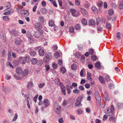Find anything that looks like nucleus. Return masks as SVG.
Returning a JSON list of instances; mask_svg holds the SVG:
<instances>
[{"label": "nucleus", "mask_w": 123, "mask_h": 123, "mask_svg": "<svg viewBox=\"0 0 123 123\" xmlns=\"http://www.w3.org/2000/svg\"><path fill=\"white\" fill-rule=\"evenodd\" d=\"M52 57L51 53L49 52H46L45 55V56L44 58L43 62L45 64L49 63V60Z\"/></svg>", "instance_id": "nucleus-1"}, {"label": "nucleus", "mask_w": 123, "mask_h": 123, "mask_svg": "<svg viewBox=\"0 0 123 123\" xmlns=\"http://www.w3.org/2000/svg\"><path fill=\"white\" fill-rule=\"evenodd\" d=\"M114 110V107L113 105H111L110 108H108L107 110L106 114L108 116H110L113 115V112Z\"/></svg>", "instance_id": "nucleus-2"}, {"label": "nucleus", "mask_w": 123, "mask_h": 123, "mask_svg": "<svg viewBox=\"0 0 123 123\" xmlns=\"http://www.w3.org/2000/svg\"><path fill=\"white\" fill-rule=\"evenodd\" d=\"M54 106V110L55 112L57 114H59L61 111V107L57 104H55Z\"/></svg>", "instance_id": "nucleus-3"}, {"label": "nucleus", "mask_w": 123, "mask_h": 123, "mask_svg": "<svg viewBox=\"0 0 123 123\" xmlns=\"http://www.w3.org/2000/svg\"><path fill=\"white\" fill-rule=\"evenodd\" d=\"M36 50H38L39 55L41 56H43L44 54V50L41 49L40 46H39L35 49Z\"/></svg>", "instance_id": "nucleus-4"}, {"label": "nucleus", "mask_w": 123, "mask_h": 123, "mask_svg": "<svg viewBox=\"0 0 123 123\" xmlns=\"http://www.w3.org/2000/svg\"><path fill=\"white\" fill-rule=\"evenodd\" d=\"M5 11L6 12L4 13L3 14L5 15H7L9 14V13H13V10L11 8H8V9L5 10Z\"/></svg>", "instance_id": "nucleus-5"}, {"label": "nucleus", "mask_w": 123, "mask_h": 123, "mask_svg": "<svg viewBox=\"0 0 123 123\" xmlns=\"http://www.w3.org/2000/svg\"><path fill=\"white\" fill-rule=\"evenodd\" d=\"M60 86L61 90L62 93L64 95H65L66 94L65 92V87L64 85L62 84V83H60Z\"/></svg>", "instance_id": "nucleus-6"}, {"label": "nucleus", "mask_w": 123, "mask_h": 123, "mask_svg": "<svg viewBox=\"0 0 123 123\" xmlns=\"http://www.w3.org/2000/svg\"><path fill=\"white\" fill-rule=\"evenodd\" d=\"M70 11L72 13L73 16L74 17H77L79 15L78 14H74L75 12V9L72 8L70 9Z\"/></svg>", "instance_id": "nucleus-7"}, {"label": "nucleus", "mask_w": 123, "mask_h": 123, "mask_svg": "<svg viewBox=\"0 0 123 123\" xmlns=\"http://www.w3.org/2000/svg\"><path fill=\"white\" fill-rule=\"evenodd\" d=\"M80 11L82 14L85 16H86L88 15V13L86 10L84 9L81 8Z\"/></svg>", "instance_id": "nucleus-8"}, {"label": "nucleus", "mask_w": 123, "mask_h": 123, "mask_svg": "<svg viewBox=\"0 0 123 123\" xmlns=\"http://www.w3.org/2000/svg\"><path fill=\"white\" fill-rule=\"evenodd\" d=\"M5 31L4 29H2L1 30V34L0 37L1 38L4 40L5 39Z\"/></svg>", "instance_id": "nucleus-9"}, {"label": "nucleus", "mask_w": 123, "mask_h": 123, "mask_svg": "<svg viewBox=\"0 0 123 123\" xmlns=\"http://www.w3.org/2000/svg\"><path fill=\"white\" fill-rule=\"evenodd\" d=\"M22 42L21 40L19 38H17L15 39V43L17 45H19Z\"/></svg>", "instance_id": "nucleus-10"}, {"label": "nucleus", "mask_w": 123, "mask_h": 123, "mask_svg": "<svg viewBox=\"0 0 123 123\" xmlns=\"http://www.w3.org/2000/svg\"><path fill=\"white\" fill-rule=\"evenodd\" d=\"M34 84L32 82H28L27 85V88L28 89H31V87L33 86Z\"/></svg>", "instance_id": "nucleus-11"}, {"label": "nucleus", "mask_w": 123, "mask_h": 123, "mask_svg": "<svg viewBox=\"0 0 123 123\" xmlns=\"http://www.w3.org/2000/svg\"><path fill=\"white\" fill-rule=\"evenodd\" d=\"M25 59L24 57H21L19 58L18 61L20 63L24 64L25 63Z\"/></svg>", "instance_id": "nucleus-12"}, {"label": "nucleus", "mask_w": 123, "mask_h": 123, "mask_svg": "<svg viewBox=\"0 0 123 123\" xmlns=\"http://www.w3.org/2000/svg\"><path fill=\"white\" fill-rule=\"evenodd\" d=\"M94 96L95 99L96 100L101 99L100 97L99 96V95L98 92H95L94 94Z\"/></svg>", "instance_id": "nucleus-13"}, {"label": "nucleus", "mask_w": 123, "mask_h": 123, "mask_svg": "<svg viewBox=\"0 0 123 123\" xmlns=\"http://www.w3.org/2000/svg\"><path fill=\"white\" fill-rule=\"evenodd\" d=\"M16 71L17 73L18 74H21L22 72V71L21 68L20 67H18L16 69Z\"/></svg>", "instance_id": "nucleus-14"}, {"label": "nucleus", "mask_w": 123, "mask_h": 123, "mask_svg": "<svg viewBox=\"0 0 123 123\" xmlns=\"http://www.w3.org/2000/svg\"><path fill=\"white\" fill-rule=\"evenodd\" d=\"M88 23L90 25L92 26L94 25L95 24V21L92 19H90Z\"/></svg>", "instance_id": "nucleus-15"}, {"label": "nucleus", "mask_w": 123, "mask_h": 123, "mask_svg": "<svg viewBox=\"0 0 123 123\" xmlns=\"http://www.w3.org/2000/svg\"><path fill=\"white\" fill-rule=\"evenodd\" d=\"M12 32L14 36H17L18 35V32L16 30H13Z\"/></svg>", "instance_id": "nucleus-16"}, {"label": "nucleus", "mask_w": 123, "mask_h": 123, "mask_svg": "<svg viewBox=\"0 0 123 123\" xmlns=\"http://www.w3.org/2000/svg\"><path fill=\"white\" fill-rule=\"evenodd\" d=\"M34 35L36 38H39L41 36V33L38 31H37L35 32Z\"/></svg>", "instance_id": "nucleus-17"}, {"label": "nucleus", "mask_w": 123, "mask_h": 123, "mask_svg": "<svg viewBox=\"0 0 123 123\" xmlns=\"http://www.w3.org/2000/svg\"><path fill=\"white\" fill-rule=\"evenodd\" d=\"M35 26L37 28L41 29L42 28V25L40 23H36L35 24Z\"/></svg>", "instance_id": "nucleus-18"}, {"label": "nucleus", "mask_w": 123, "mask_h": 123, "mask_svg": "<svg viewBox=\"0 0 123 123\" xmlns=\"http://www.w3.org/2000/svg\"><path fill=\"white\" fill-rule=\"evenodd\" d=\"M44 102L45 103V105L47 107L50 104L48 99H45L44 100Z\"/></svg>", "instance_id": "nucleus-19"}, {"label": "nucleus", "mask_w": 123, "mask_h": 123, "mask_svg": "<svg viewBox=\"0 0 123 123\" xmlns=\"http://www.w3.org/2000/svg\"><path fill=\"white\" fill-rule=\"evenodd\" d=\"M5 6L7 8V9H8V8H10V7H11V4L10 2H5Z\"/></svg>", "instance_id": "nucleus-20"}, {"label": "nucleus", "mask_w": 123, "mask_h": 123, "mask_svg": "<svg viewBox=\"0 0 123 123\" xmlns=\"http://www.w3.org/2000/svg\"><path fill=\"white\" fill-rule=\"evenodd\" d=\"M91 73L89 72H87V77L88 80L90 81H92V79L91 78Z\"/></svg>", "instance_id": "nucleus-21"}, {"label": "nucleus", "mask_w": 123, "mask_h": 123, "mask_svg": "<svg viewBox=\"0 0 123 123\" xmlns=\"http://www.w3.org/2000/svg\"><path fill=\"white\" fill-rule=\"evenodd\" d=\"M28 71L27 70H25L23 72L22 74V76L23 77L26 76L28 74Z\"/></svg>", "instance_id": "nucleus-22"}, {"label": "nucleus", "mask_w": 123, "mask_h": 123, "mask_svg": "<svg viewBox=\"0 0 123 123\" xmlns=\"http://www.w3.org/2000/svg\"><path fill=\"white\" fill-rule=\"evenodd\" d=\"M95 67L98 69H99L100 67V63L98 62L97 63H96L95 64Z\"/></svg>", "instance_id": "nucleus-23"}, {"label": "nucleus", "mask_w": 123, "mask_h": 123, "mask_svg": "<svg viewBox=\"0 0 123 123\" xmlns=\"http://www.w3.org/2000/svg\"><path fill=\"white\" fill-rule=\"evenodd\" d=\"M71 67L72 69L73 70H75L77 69V66L75 64H72L71 66Z\"/></svg>", "instance_id": "nucleus-24"}, {"label": "nucleus", "mask_w": 123, "mask_h": 123, "mask_svg": "<svg viewBox=\"0 0 123 123\" xmlns=\"http://www.w3.org/2000/svg\"><path fill=\"white\" fill-rule=\"evenodd\" d=\"M81 22L84 25H86L87 23L86 19L84 18H83L82 19Z\"/></svg>", "instance_id": "nucleus-25"}, {"label": "nucleus", "mask_w": 123, "mask_h": 123, "mask_svg": "<svg viewBox=\"0 0 123 123\" xmlns=\"http://www.w3.org/2000/svg\"><path fill=\"white\" fill-rule=\"evenodd\" d=\"M28 40L30 43H32V42L34 40V38L32 36L30 35L28 38Z\"/></svg>", "instance_id": "nucleus-26"}, {"label": "nucleus", "mask_w": 123, "mask_h": 123, "mask_svg": "<svg viewBox=\"0 0 123 123\" xmlns=\"http://www.w3.org/2000/svg\"><path fill=\"white\" fill-rule=\"evenodd\" d=\"M83 98V97L82 96H80L77 98L76 100L77 102H79L81 103Z\"/></svg>", "instance_id": "nucleus-27"}, {"label": "nucleus", "mask_w": 123, "mask_h": 123, "mask_svg": "<svg viewBox=\"0 0 123 123\" xmlns=\"http://www.w3.org/2000/svg\"><path fill=\"white\" fill-rule=\"evenodd\" d=\"M52 67L53 69H56L58 67L57 64L56 62H53L52 64Z\"/></svg>", "instance_id": "nucleus-28"}, {"label": "nucleus", "mask_w": 123, "mask_h": 123, "mask_svg": "<svg viewBox=\"0 0 123 123\" xmlns=\"http://www.w3.org/2000/svg\"><path fill=\"white\" fill-rule=\"evenodd\" d=\"M49 24L51 26H53L54 25V22L53 20H49Z\"/></svg>", "instance_id": "nucleus-29"}, {"label": "nucleus", "mask_w": 123, "mask_h": 123, "mask_svg": "<svg viewBox=\"0 0 123 123\" xmlns=\"http://www.w3.org/2000/svg\"><path fill=\"white\" fill-rule=\"evenodd\" d=\"M117 106L119 108H123V104L121 103H118L117 104Z\"/></svg>", "instance_id": "nucleus-30"}, {"label": "nucleus", "mask_w": 123, "mask_h": 123, "mask_svg": "<svg viewBox=\"0 0 123 123\" xmlns=\"http://www.w3.org/2000/svg\"><path fill=\"white\" fill-rule=\"evenodd\" d=\"M99 80L100 82L103 84H104L105 83V81L102 76H100L99 77Z\"/></svg>", "instance_id": "nucleus-31"}, {"label": "nucleus", "mask_w": 123, "mask_h": 123, "mask_svg": "<svg viewBox=\"0 0 123 123\" xmlns=\"http://www.w3.org/2000/svg\"><path fill=\"white\" fill-rule=\"evenodd\" d=\"M40 11L43 14H45L47 12L46 9L45 8H41L40 10Z\"/></svg>", "instance_id": "nucleus-32"}, {"label": "nucleus", "mask_w": 123, "mask_h": 123, "mask_svg": "<svg viewBox=\"0 0 123 123\" xmlns=\"http://www.w3.org/2000/svg\"><path fill=\"white\" fill-rule=\"evenodd\" d=\"M25 59V62H28L30 60V58L29 56H26L25 57H24Z\"/></svg>", "instance_id": "nucleus-33"}, {"label": "nucleus", "mask_w": 123, "mask_h": 123, "mask_svg": "<svg viewBox=\"0 0 123 123\" xmlns=\"http://www.w3.org/2000/svg\"><path fill=\"white\" fill-rule=\"evenodd\" d=\"M32 57L36 55V53L35 51H31L30 53Z\"/></svg>", "instance_id": "nucleus-34"}, {"label": "nucleus", "mask_w": 123, "mask_h": 123, "mask_svg": "<svg viewBox=\"0 0 123 123\" xmlns=\"http://www.w3.org/2000/svg\"><path fill=\"white\" fill-rule=\"evenodd\" d=\"M8 61H11V53L10 51H9L8 52Z\"/></svg>", "instance_id": "nucleus-35"}, {"label": "nucleus", "mask_w": 123, "mask_h": 123, "mask_svg": "<svg viewBox=\"0 0 123 123\" xmlns=\"http://www.w3.org/2000/svg\"><path fill=\"white\" fill-rule=\"evenodd\" d=\"M60 53L59 52H56L55 53V57L56 59L59 58V56Z\"/></svg>", "instance_id": "nucleus-36"}, {"label": "nucleus", "mask_w": 123, "mask_h": 123, "mask_svg": "<svg viewBox=\"0 0 123 123\" xmlns=\"http://www.w3.org/2000/svg\"><path fill=\"white\" fill-rule=\"evenodd\" d=\"M108 87L110 89H112L114 88V85L113 83L110 84L109 85Z\"/></svg>", "instance_id": "nucleus-37"}, {"label": "nucleus", "mask_w": 123, "mask_h": 123, "mask_svg": "<svg viewBox=\"0 0 123 123\" xmlns=\"http://www.w3.org/2000/svg\"><path fill=\"white\" fill-rule=\"evenodd\" d=\"M37 60L36 59L33 58L31 62L33 64H34L37 63Z\"/></svg>", "instance_id": "nucleus-38"}, {"label": "nucleus", "mask_w": 123, "mask_h": 123, "mask_svg": "<svg viewBox=\"0 0 123 123\" xmlns=\"http://www.w3.org/2000/svg\"><path fill=\"white\" fill-rule=\"evenodd\" d=\"M119 8L120 9H123V0L119 4Z\"/></svg>", "instance_id": "nucleus-39"}, {"label": "nucleus", "mask_w": 123, "mask_h": 123, "mask_svg": "<svg viewBox=\"0 0 123 123\" xmlns=\"http://www.w3.org/2000/svg\"><path fill=\"white\" fill-rule=\"evenodd\" d=\"M81 54L79 52H77L75 55V56L78 59H79L80 56Z\"/></svg>", "instance_id": "nucleus-40"}, {"label": "nucleus", "mask_w": 123, "mask_h": 123, "mask_svg": "<svg viewBox=\"0 0 123 123\" xmlns=\"http://www.w3.org/2000/svg\"><path fill=\"white\" fill-rule=\"evenodd\" d=\"M73 92L74 93L78 94L80 93V91L79 89H75L73 91Z\"/></svg>", "instance_id": "nucleus-41"}, {"label": "nucleus", "mask_w": 123, "mask_h": 123, "mask_svg": "<svg viewBox=\"0 0 123 123\" xmlns=\"http://www.w3.org/2000/svg\"><path fill=\"white\" fill-rule=\"evenodd\" d=\"M106 27L107 29H109L111 28V25L110 24L109 22H107L106 24Z\"/></svg>", "instance_id": "nucleus-42"}, {"label": "nucleus", "mask_w": 123, "mask_h": 123, "mask_svg": "<svg viewBox=\"0 0 123 123\" xmlns=\"http://www.w3.org/2000/svg\"><path fill=\"white\" fill-rule=\"evenodd\" d=\"M61 73L63 74L65 73L66 71L65 68L63 67H62L61 68Z\"/></svg>", "instance_id": "nucleus-43"}, {"label": "nucleus", "mask_w": 123, "mask_h": 123, "mask_svg": "<svg viewBox=\"0 0 123 123\" xmlns=\"http://www.w3.org/2000/svg\"><path fill=\"white\" fill-rule=\"evenodd\" d=\"M1 53L2 54V56H5L6 55V54L5 52V49H1Z\"/></svg>", "instance_id": "nucleus-44"}, {"label": "nucleus", "mask_w": 123, "mask_h": 123, "mask_svg": "<svg viewBox=\"0 0 123 123\" xmlns=\"http://www.w3.org/2000/svg\"><path fill=\"white\" fill-rule=\"evenodd\" d=\"M91 58L92 60L94 61H96L97 59L96 56L94 55L91 56Z\"/></svg>", "instance_id": "nucleus-45"}, {"label": "nucleus", "mask_w": 123, "mask_h": 123, "mask_svg": "<svg viewBox=\"0 0 123 123\" xmlns=\"http://www.w3.org/2000/svg\"><path fill=\"white\" fill-rule=\"evenodd\" d=\"M105 80L107 81H109L110 80V77L107 75H105Z\"/></svg>", "instance_id": "nucleus-46"}, {"label": "nucleus", "mask_w": 123, "mask_h": 123, "mask_svg": "<svg viewBox=\"0 0 123 123\" xmlns=\"http://www.w3.org/2000/svg\"><path fill=\"white\" fill-rule=\"evenodd\" d=\"M75 28L76 30H79L80 28V26L79 24H77L75 26Z\"/></svg>", "instance_id": "nucleus-47"}, {"label": "nucleus", "mask_w": 123, "mask_h": 123, "mask_svg": "<svg viewBox=\"0 0 123 123\" xmlns=\"http://www.w3.org/2000/svg\"><path fill=\"white\" fill-rule=\"evenodd\" d=\"M89 54L92 55L93 54L94 51L92 49H89Z\"/></svg>", "instance_id": "nucleus-48"}, {"label": "nucleus", "mask_w": 123, "mask_h": 123, "mask_svg": "<svg viewBox=\"0 0 123 123\" xmlns=\"http://www.w3.org/2000/svg\"><path fill=\"white\" fill-rule=\"evenodd\" d=\"M39 20H40V22H43L44 21V18L42 16L39 17Z\"/></svg>", "instance_id": "nucleus-49"}, {"label": "nucleus", "mask_w": 123, "mask_h": 123, "mask_svg": "<svg viewBox=\"0 0 123 123\" xmlns=\"http://www.w3.org/2000/svg\"><path fill=\"white\" fill-rule=\"evenodd\" d=\"M18 115L17 114H15V116L13 118L12 121H15L17 119L18 117Z\"/></svg>", "instance_id": "nucleus-50"}, {"label": "nucleus", "mask_w": 123, "mask_h": 123, "mask_svg": "<svg viewBox=\"0 0 123 123\" xmlns=\"http://www.w3.org/2000/svg\"><path fill=\"white\" fill-rule=\"evenodd\" d=\"M68 102V101L65 100H64L62 103L63 105V106L67 105Z\"/></svg>", "instance_id": "nucleus-51"}, {"label": "nucleus", "mask_w": 123, "mask_h": 123, "mask_svg": "<svg viewBox=\"0 0 123 123\" xmlns=\"http://www.w3.org/2000/svg\"><path fill=\"white\" fill-rule=\"evenodd\" d=\"M108 12L110 15H111L113 14V11L112 9H109L108 11Z\"/></svg>", "instance_id": "nucleus-52"}, {"label": "nucleus", "mask_w": 123, "mask_h": 123, "mask_svg": "<svg viewBox=\"0 0 123 123\" xmlns=\"http://www.w3.org/2000/svg\"><path fill=\"white\" fill-rule=\"evenodd\" d=\"M120 32H118L116 36V38L118 40H119L120 37Z\"/></svg>", "instance_id": "nucleus-53"}, {"label": "nucleus", "mask_w": 123, "mask_h": 123, "mask_svg": "<svg viewBox=\"0 0 123 123\" xmlns=\"http://www.w3.org/2000/svg\"><path fill=\"white\" fill-rule=\"evenodd\" d=\"M38 94H37L33 98V100L35 103H36L37 102V98L38 97Z\"/></svg>", "instance_id": "nucleus-54"}, {"label": "nucleus", "mask_w": 123, "mask_h": 123, "mask_svg": "<svg viewBox=\"0 0 123 123\" xmlns=\"http://www.w3.org/2000/svg\"><path fill=\"white\" fill-rule=\"evenodd\" d=\"M3 18L4 20L8 21L9 19V18L8 16H4L3 17Z\"/></svg>", "instance_id": "nucleus-55"}, {"label": "nucleus", "mask_w": 123, "mask_h": 123, "mask_svg": "<svg viewBox=\"0 0 123 123\" xmlns=\"http://www.w3.org/2000/svg\"><path fill=\"white\" fill-rule=\"evenodd\" d=\"M45 85L44 83H40L38 85V86L40 88H41Z\"/></svg>", "instance_id": "nucleus-56"}, {"label": "nucleus", "mask_w": 123, "mask_h": 123, "mask_svg": "<svg viewBox=\"0 0 123 123\" xmlns=\"http://www.w3.org/2000/svg\"><path fill=\"white\" fill-rule=\"evenodd\" d=\"M100 23V18L99 17L97 18L96 19V23L97 24H98Z\"/></svg>", "instance_id": "nucleus-57"}, {"label": "nucleus", "mask_w": 123, "mask_h": 123, "mask_svg": "<svg viewBox=\"0 0 123 123\" xmlns=\"http://www.w3.org/2000/svg\"><path fill=\"white\" fill-rule=\"evenodd\" d=\"M45 67L46 68V69L47 71H48L50 69V67L49 65L46 64L45 65Z\"/></svg>", "instance_id": "nucleus-58"}, {"label": "nucleus", "mask_w": 123, "mask_h": 123, "mask_svg": "<svg viewBox=\"0 0 123 123\" xmlns=\"http://www.w3.org/2000/svg\"><path fill=\"white\" fill-rule=\"evenodd\" d=\"M42 5L43 7H45L46 6V3L45 1H43L42 2Z\"/></svg>", "instance_id": "nucleus-59"}, {"label": "nucleus", "mask_w": 123, "mask_h": 123, "mask_svg": "<svg viewBox=\"0 0 123 123\" xmlns=\"http://www.w3.org/2000/svg\"><path fill=\"white\" fill-rule=\"evenodd\" d=\"M103 29L100 26H98L97 27V30L101 31L103 30Z\"/></svg>", "instance_id": "nucleus-60"}, {"label": "nucleus", "mask_w": 123, "mask_h": 123, "mask_svg": "<svg viewBox=\"0 0 123 123\" xmlns=\"http://www.w3.org/2000/svg\"><path fill=\"white\" fill-rule=\"evenodd\" d=\"M75 4L77 5H80V1L79 0H75Z\"/></svg>", "instance_id": "nucleus-61"}, {"label": "nucleus", "mask_w": 123, "mask_h": 123, "mask_svg": "<svg viewBox=\"0 0 123 123\" xmlns=\"http://www.w3.org/2000/svg\"><path fill=\"white\" fill-rule=\"evenodd\" d=\"M37 7V5H35L34 7H33L32 11L33 12H35L36 11V9Z\"/></svg>", "instance_id": "nucleus-62"}, {"label": "nucleus", "mask_w": 123, "mask_h": 123, "mask_svg": "<svg viewBox=\"0 0 123 123\" xmlns=\"http://www.w3.org/2000/svg\"><path fill=\"white\" fill-rule=\"evenodd\" d=\"M58 121L59 123H63L64 121L63 120V118H61L58 120Z\"/></svg>", "instance_id": "nucleus-63"}, {"label": "nucleus", "mask_w": 123, "mask_h": 123, "mask_svg": "<svg viewBox=\"0 0 123 123\" xmlns=\"http://www.w3.org/2000/svg\"><path fill=\"white\" fill-rule=\"evenodd\" d=\"M74 28L72 27H71L70 28L69 31L71 32H73L74 31Z\"/></svg>", "instance_id": "nucleus-64"}]
</instances>
